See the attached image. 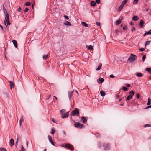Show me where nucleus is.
Masks as SVG:
<instances>
[{
    "instance_id": "nucleus-53",
    "label": "nucleus",
    "mask_w": 151,
    "mask_h": 151,
    "mask_svg": "<svg viewBox=\"0 0 151 151\" xmlns=\"http://www.w3.org/2000/svg\"><path fill=\"white\" fill-rule=\"evenodd\" d=\"M110 77L111 78H114L115 76L113 74H111L110 76Z\"/></svg>"
},
{
    "instance_id": "nucleus-47",
    "label": "nucleus",
    "mask_w": 151,
    "mask_h": 151,
    "mask_svg": "<svg viewBox=\"0 0 151 151\" xmlns=\"http://www.w3.org/2000/svg\"><path fill=\"white\" fill-rule=\"evenodd\" d=\"M136 97L137 99H139L140 97V94L139 93H137L136 95Z\"/></svg>"
},
{
    "instance_id": "nucleus-63",
    "label": "nucleus",
    "mask_w": 151,
    "mask_h": 151,
    "mask_svg": "<svg viewBox=\"0 0 151 151\" xmlns=\"http://www.w3.org/2000/svg\"><path fill=\"white\" fill-rule=\"evenodd\" d=\"M119 32V30L118 29H116L115 30V32L116 33H118Z\"/></svg>"
},
{
    "instance_id": "nucleus-41",
    "label": "nucleus",
    "mask_w": 151,
    "mask_h": 151,
    "mask_svg": "<svg viewBox=\"0 0 151 151\" xmlns=\"http://www.w3.org/2000/svg\"><path fill=\"white\" fill-rule=\"evenodd\" d=\"M122 89H123L124 91H127V90H128V88H127V87H122Z\"/></svg>"
},
{
    "instance_id": "nucleus-33",
    "label": "nucleus",
    "mask_w": 151,
    "mask_h": 151,
    "mask_svg": "<svg viewBox=\"0 0 151 151\" xmlns=\"http://www.w3.org/2000/svg\"><path fill=\"white\" fill-rule=\"evenodd\" d=\"M151 68H146L145 70L147 71H148L149 72V73L150 74V72L151 71Z\"/></svg>"
},
{
    "instance_id": "nucleus-19",
    "label": "nucleus",
    "mask_w": 151,
    "mask_h": 151,
    "mask_svg": "<svg viewBox=\"0 0 151 151\" xmlns=\"http://www.w3.org/2000/svg\"><path fill=\"white\" fill-rule=\"evenodd\" d=\"M121 22V21L120 19H119L118 20H117L115 24L116 25H118Z\"/></svg>"
},
{
    "instance_id": "nucleus-27",
    "label": "nucleus",
    "mask_w": 151,
    "mask_h": 151,
    "mask_svg": "<svg viewBox=\"0 0 151 151\" xmlns=\"http://www.w3.org/2000/svg\"><path fill=\"white\" fill-rule=\"evenodd\" d=\"M83 25V26L86 27H88V24L86 23L85 22H82L81 23Z\"/></svg>"
},
{
    "instance_id": "nucleus-61",
    "label": "nucleus",
    "mask_w": 151,
    "mask_h": 151,
    "mask_svg": "<svg viewBox=\"0 0 151 151\" xmlns=\"http://www.w3.org/2000/svg\"><path fill=\"white\" fill-rule=\"evenodd\" d=\"M124 103L120 104H119V105L120 106H124Z\"/></svg>"
},
{
    "instance_id": "nucleus-40",
    "label": "nucleus",
    "mask_w": 151,
    "mask_h": 151,
    "mask_svg": "<svg viewBox=\"0 0 151 151\" xmlns=\"http://www.w3.org/2000/svg\"><path fill=\"white\" fill-rule=\"evenodd\" d=\"M129 93L130 95L132 96V95H133L134 94V93L133 91H131L129 92Z\"/></svg>"
},
{
    "instance_id": "nucleus-17",
    "label": "nucleus",
    "mask_w": 151,
    "mask_h": 151,
    "mask_svg": "<svg viewBox=\"0 0 151 151\" xmlns=\"http://www.w3.org/2000/svg\"><path fill=\"white\" fill-rule=\"evenodd\" d=\"M147 35H151V30H150L148 32H146L144 34L143 36H146Z\"/></svg>"
},
{
    "instance_id": "nucleus-34",
    "label": "nucleus",
    "mask_w": 151,
    "mask_h": 151,
    "mask_svg": "<svg viewBox=\"0 0 151 151\" xmlns=\"http://www.w3.org/2000/svg\"><path fill=\"white\" fill-rule=\"evenodd\" d=\"M150 42H151V41H148L146 42L145 44V46H146L147 45H149L150 44Z\"/></svg>"
},
{
    "instance_id": "nucleus-25",
    "label": "nucleus",
    "mask_w": 151,
    "mask_h": 151,
    "mask_svg": "<svg viewBox=\"0 0 151 151\" xmlns=\"http://www.w3.org/2000/svg\"><path fill=\"white\" fill-rule=\"evenodd\" d=\"M136 76L138 77H141L143 76V74L141 73H136Z\"/></svg>"
},
{
    "instance_id": "nucleus-32",
    "label": "nucleus",
    "mask_w": 151,
    "mask_h": 151,
    "mask_svg": "<svg viewBox=\"0 0 151 151\" xmlns=\"http://www.w3.org/2000/svg\"><path fill=\"white\" fill-rule=\"evenodd\" d=\"M48 56V55H43V59L44 60H46Z\"/></svg>"
},
{
    "instance_id": "nucleus-5",
    "label": "nucleus",
    "mask_w": 151,
    "mask_h": 151,
    "mask_svg": "<svg viewBox=\"0 0 151 151\" xmlns=\"http://www.w3.org/2000/svg\"><path fill=\"white\" fill-rule=\"evenodd\" d=\"M103 147L104 150H109L110 149V145L109 143H104Z\"/></svg>"
},
{
    "instance_id": "nucleus-10",
    "label": "nucleus",
    "mask_w": 151,
    "mask_h": 151,
    "mask_svg": "<svg viewBox=\"0 0 151 151\" xmlns=\"http://www.w3.org/2000/svg\"><path fill=\"white\" fill-rule=\"evenodd\" d=\"M73 91H70L68 92V96L69 100H70L71 98L73 95Z\"/></svg>"
},
{
    "instance_id": "nucleus-35",
    "label": "nucleus",
    "mask_w": 151,
    "mask_h": 151,
    "mask_svg": "<svg viewBox=\"0 0 151 151\" xmlns=\"http://www.w3.org/2000/svg\"><path fill=\"white\" fill-rule=\"evenodd\" d=\"M0 151H7V150L5 148H0Z\"/></svg>"
},
{
    "instance_id": "nucleus-36",
    "label": "nucleus",
    "mask_w": 151,
    "mask_h": 151,
    "mask_svg": "<svg viewBox=\"0 0 151 151\" xmlns=\"http://www.w3.org/2000/svg\"><path fill=\"white\" fill-rule=\"evenodd\" d=\"M127 1L128 0H124V1H122V4L124 5V4H126L127 3Z\"/></svg>"
},
{
    "instance_id": "nucleus-28",
    "label": "nucleus",
    "mask_w": 151,
    "mask_h": 151,
    "mask_svg": "<svg viewBox=\"0 0 151 151\" xmlns=\"http://www.w3.org/2000/svg\"><path fill=\"white\" fill-rule=\"evenodd\" d=\"M151 99H150V98L148 99V102L147 104V105H150L151 104Z\"/></svg>"
},
{
    "instance_id": "nucleus-21",
    "label": "nucleus",
    "mask_w": 151,
    "mask_h": 151,
    "mask_svg": "<svg viewBox=\"0 0 151 151\" xmlns=\"http://www.w3.org/2000/svg\"><path fill=\"white\" fill-rule=\"evenodd\" d=\"M96 4V2L94 1H92L91 2V6H94Z\"/></svg>"
},
{
    "instance_id": "nucleus-49",
    "label": "nucleus",
    "mask_w": 151,
    "mask_h": 151,
    "mask_svg": "<svg viewBox=\"0 0 151 151\" xmlns=\"http://www.w3.org/2000/svg\"><path fill=\"white\" fill-rule=\"evenodd\" d=\"M64 17L65 18V19H69V17H68L66 16V15H64Z\"/></svg>"
},
{
    "instance_id": "nucleus-51",
    "label": "nucleus",
    "mask_w": 151,
    "mask_h": 151,
    "mask_svg": "<svg viewBox=\"0 0 151 151\" xmlns=\"http://www.w3.org/2000/svg\"><path fill=\"white\" fill-rule=\"evenodd\" d=\"M135 30V28L134 27H133L131 29V31L132 32L134 31Z\"/></svg>"
},
{
    "instance_id": "nucleus-43",
    "label": "nucleus",
    "mask_w": 151,
    "mask_h": 151,
    "mask_svg": "<svg viewBox=\"0 0 151 151\" xmlns=\"http://www.w3.org/2000/svg\"><path fill=\"white\" fill-rule=\"evenodd\" d=\"M60 112L61 113L63 114V113L65 112V111L64 109H62L60 111Z\"/></svg>"
},
{
    "instance_id": "nucleus-64",
    "label": "nucleus",
    "mask_w": 151,
    "mask_h": 151,
    "mask_svg": "<svg viewBox=\"0 0 151 151\" xmlns=\"http://www.w3.org/2000/svg\"><path fill=\"white\" fill-rule=\"evenodd\" d=\"M119 97V95H116V98H118Z\"/></svg>"
},
{
    "instance_id": "nucleus-59",
    "label": "nucleus",
    "mask_w": 151,
    "mask_h": 151,
    "mask_svg": "<svg viewBox=\"0 0 151 151\" xmlns=\"http://www.w3.org/2000/svg\"><path fill=\"white\" fill-rule=\"evenodd\" d=\"M96 134H97V135H98V136H98V137H99V138H100V137H100V134H99V133H96Z\"/></svg>"
},
{
    "instance_id": "nucleus-14",
    "label": "nucleus",
    "mask_w": 151,
    "mask_h": 151,
    "mask_svg": "<svg viewBox=\"0 0 151 151\" xmlns=\"http://www.w3.org/2000/svg\"><path fill=\"white\" fill-rule=\"evenodd\" d=\"M86 47L88 50H92L93 49V47L92 45H86Z\"/></svg>"
},
{
    "instance_id": "nucleus-58",
    "label": "nucleus",
    "mask_w": 151,
    "mask_h": 151,
    "mask_svg": "<svg viewBox=\"0 0 151 151\" xmlns=\"http://www.w3.org/2000/svg\"><path fill=\"white\" fill-rule=\"evenodd\" d=\"M126 86L127 87H129L130 86V85L129 84H127Z\"/></svg>"
},
{
    "instance_id": "nucleus-23",
    "label": "nucleus",
    "mask_w": 151,
    "mask_h": 151,
    "mask_svg": "<svg viewBox=\"0 0 151 151\" xmlns=\"http://www.w3.org/2000/svg\"><path fill=\"white\" fill-rule=\"evenodd\" d=\"M24 119L22 117H21L20 119L19 123L20 126H21L22 122L23 121Z\"/></svg>"
},
{
    "instance_id": "nucleus-52",
    "label": "nucleus",
    "mask_w": 151,
    "mask_h": 151,
    "mask_svg": "<svg viewBox=\"0 0 151 151\" xmlns=\"http://www.w3.org/2000/svg\"><path fill=\"white\" fill-rule=\"evenodd\" d=\"M145 50V48H141L139 49V50L141 51H143Z\"/></svg>"
},
{
    "instance_id": "nucleus-15",
    "label": "nucleus",
    "mask_w": 151,
    "mask_h": 151,
    "mask_svg": "<svg viewBox=\"0 0 151 151\" xmlns=\"http://www.w3.org/2000/svg\"><path fill=\"white\" fill-rule=\"evenodd\" d=\"M10 143L11 147L14 144V141L13 139H11L10 141Z\"/></svg>"
},
{
    "instance_id": "nucleus-16",
    "label": "nucleus",
    "mask_w": 151,
    "mask_h": 151,
    "mask_svg": "<svg viewBox=\"0 0 151 151\" xmlns=\"http://www.w3.org/2000/svg\"><path fill=\"white\" fill-rule=\"evenodd\" d=\"M138 17L137 16H134L132 18V19L133 21H137L139 19Z\"/></svg>"
},
{
    "instance_id": "nucleus-39",
    "label": "nucleus",
    "mask_w": 151,
    "mask_h": 151,
    "mask_svg": "<svg viewBox=\"0 0 151 151\" xmlns=\"http://www.w3.org/2000/svg\"><path fill=\"white\" fill-rule=\"evenodd\" d=\"M19 151H26L25 149L24 148L23 145H22L21 150Z\"/></svg>"
},
{
    "instance_id": "nucleus-37",
    "label": "nucleus",
    "mask_w": 151,
    "mask_h": 151,
    "mask_svg": "<svg viewBox=\"0 0 151 151\" xmlns=\"http://www.w3.org/2000/svg\"><path fill=\"white\" fill-rule=\"evenodd\" d=\"M6 6V3H5L4 4H3V11L5 10H6V9L5 8V6Z\"/></svg>"
},
{
    "instance_id": "nucleus-6",
    "label": "nucleus",
    "mask_w": 151,
    "mask_h": 151,
    "mask_svg": "<svg viewBox=\"0 0 151 151\" xmlns=\"http://www.w3.org/2000/svg\"><path fill=\"white\" fill-rule=\"evenodd\" d=\"M63 147H65L66 148L70 149L71 150H73L74 149V148L73 145L70 144H65V145H64Z\"/></svg>"
},
{
    "instance_id": "nucleus-31",
    "label": "nucleus",
    "mask_w": 151,
    "mask_h": 151,
    "mask_svg": "<svg viewBox=\"0 0 151 151\" xmlns=\"http://www.w3.org/2000/svg\"><path fill=\"white\" fill-rule=\"evenodd\" d=\"M25 5L26 6H29L31 5V3L29 2H27L25 3Z\"/></svg>"
},
{
    "instance_id": "nucleus-57",
    "label": "nucleus",
    "mask_w": 151,
    "mask_h": 151,
    "mask_svg": "<svg viewBox=\"0 0 151 151\" xmlns=\"http://www.w3.org/2000/svg\"><path fill=\"white\" fill-rule=\"evenodd\" d=\"M51 96V95H49V96L46 98V99H49Z\"/></svg>"
},
{
    "instance_id": "nucleus-55",
    "label": "nucleus",
    "mask_w": 151,
    "mask_h": 151,
    "mask_svg": "<svg viewBox=\"0 0 151 151\" xmlns=\"http://www.w3.org/2000/svg\"><path fill=\"white\" fill-rule=\"evenodd\" d=\"M22 10V9L20 7H19L18 9V11L19 12H20Z\"/></svg>"
},
{
    "instance_id": "nucleus-8",
    "label": "nucleus",
    "mask_w": 151,
    "mask_h": 151,
    "mask_svg": "<svg viewBox=\"0 0 151 151\" xmlns=\"http://www.w3.org/2000/svg\"><path fill=\"white\" fill-rule=\"evenodd\" d=\"M104 79L102 78H100L97 80V81L99 83H101L104 81Z\"/></svg>"
},
{
    "instance_id": "nucleus-60",
    "label": "nucleus",
    "mask_w": 151,
    "mask_h": 151,
    "mask_svg": "<svg viewBox=\"0 0 151 151\" xmlns=\"http://www.w3.org/2000/svg\"><path fill=\"white\" fill-rule=\"evenodd\" d=\"M130 24L131 25H134V24L132 22L130 23Z\"/></svg>"
},
{
    "instance_id": "nucleus-9",
    "label": "nucleus",
    "mask_w": 151,
    "mask_h": 151,
    "mask_svg": "<svg viewBox=\"0 0 151 151\" xmlns=\"http://www.w3.org/2000/svg\"><path fill=\"white\" fill-rule=\"evenodd\" d=\"M82 122L84 123L87 121V118L86 117L82 116L81 117Z\"/></svg>"
},
{
    "instance_id": "nucleus-38",
    "label": "nucleus",
    "mask_w": 151,
    "mask_h": 151,
    "mask_svg": "<svg viewBox=\"0 0 151 151\" xmlns=\"http://www.w3.org/2000/svg\"><path fill=\"white\" fill-rule=\"evenodd\" d=\"M151 127V124H145L144 126V127Z\"/></svg>"
},
{
    "instance_id": "nucleus-29",
    "label": "nucleus",
    "mask_w": 151,
    "mask_h": 151,
    "mask_svg": "<svg viewBox=\"0 0 151 151\" xmlns=\"http://www.w3.org/2000/svg\"><path fill=\"white\" fill-rule=\"evenodd\" d=\"M55 132V130L54 128H52L51 129V134H54V133Z\"/></svg>"
},
{
    "instance_id": "nucleus-50",
    "label": "nucleus",
    "mask_w": 151,
    "mask_h": 151,
    "mask_svg": "<svg viewBox=\"0 0 151 151\" xmlns=\"http://www.w3.org/2000/svg\"><path fill=\"white\" fill-rule=\"evenodd\" d=\"M29 10V9L28 8H26L24 10V12H27Z\"/></svg>"
},
{
    "instance_id": "nucleus-48",
    "label": "nucleus",
    "mask_w": 151,
    "mask_h": 151,
    "mask_svg": "<svg viewBox=\"0 0 151 151\" xmlns=\"http://www.w3.org/2000/svg\"><path fill=\"white\" fill-rule=\"evenodd\" d=\"M96 1L97 4H99L100 3V0H96Z\"/></svg>"
},
{
    "instance_id": "nucleus-1",
    "label": "nucleus",
    "mask_w": 151,
    "mask_h": 151,
    "mask_svg": "<svg viewBox=\"0 0 151 151\" xmlns=\"http://www.w3.org/2000/svg\"><path fill=\"white\" fill-rule=\"evenodd\" d=\"M137 57L135 55L131 54L130 57L128 59V61L129 62L132 63L137 59Z\"/></svg>"
},
{
    "instance_id": "nucleus-3",
    "label": "nucleus",
    "mask_w": 151,
    "mask_h": 151,
    "mask_svg": "<svg viewBox=\"0 0 151 151\" xmlns=\"http://www.w3.org/2000/svg\"><path fill=\"white\" fill-rule=\"evenodd\" d=\"M79 115V111L78 109L75 108V109L72 111L70 114L71 116H78Z\"/></svg>"
},
{
    "instance_id": "nucleus-20",
    "label": "nucleus",
    "mask_w": 151,
    "mask_h": 151,
    "mask_svg": "<svg viewBox=\"0 0 151 151\" xmlns=\"http://www.w3.org/2000/svg\"><path fill=\"white\" fill-rule=\"evenodd\" d=\"M143 24H144L143 21L142 20H141L140 21L139 24V26L140 27H142L143 25Z\"/></svg>"
},
{
    "instance_id": "nucleus-30",
    "label": "nucleus",
    "mask_w": 151,
    "mask_h": 151,
    "mask_svg": "<svg viewBox=\"0 0 151 151\" xmlns=\"http://www.w3.org/2000/svg\"><path fill=\"white\" fill-rule=\"evenodd\" d=\"M132 96L131 95H129L127 98V100H129L132 98Z\"/></svg>"
},
{
    "instance_id": "nucleus-62",
    "label": "nucleus",
    "mask_w": 151,
    "mask_h": 151,
    "mask_svg": "<svg viewBox=\"0 0 151 151\" xmlns=\"http://www.w3.org/2000/svg\"><path fill=\"white\" fill-rule=\"evenodd\" d=\"M63 132L65 135H66V132L65 131H63Z\"/></svg>"
},
{
    "instance_id": "nucleus-2",
    "label": "nucleus",
    "mask_w": 151,
    "mask_h": 151,
    "mask_svg": "<svg viewBox=\"0 0 151 151\" xmlns=\"http://www.w3.org/2000/svg\"><path fill=\"white\" fill-rule=\"evenodd\" d=\"M4 23L6 26L10 25V23L9 22V13H7L6 15L4 20Z\"/></svg>"
},
{
    "instance_id": "nucleus-22",
    "label": "nucleus",
    "mask_w": 151,
    "mask_h": 151,
    "mask_svg": "<svg viewBox=\"0 0 151 151\" xmlns=\"http://www.w3.org/2000/svg\"><path fill=\"white\" fill-rule=\"evenodd\" d=\"M101 66H102V64H101V63H100L99 65V66H98V68L96 69V70L97 71H98V70H99L101 69Z\"/></svg>"
},
{
    "instance_id": "nucleus-46",
    "label": "nucleus",
    "mask_w": 151,
    "mask_h": 151,
    "mask_svg": "<svg viewBox=\"0 0 151 151\" xmlns=\"http://www.w3.org/2000/svg\"><path fill=\"white\" fill-rule=\"evenodd\" d=\"M4 11V14H6H6H7V13H9L7 12V10H6H6H4V11Z\"/></svg>"
},
{
    "instance_id": "nucleus-24",
    "label": "nucleus",
    "mask_w": 151,
    "mask_h": 151,
    "mask_svg": "<svg viewBox=\"0 0 151 151\" xmlns=\"http://www.w3.org/2000/svg\"><path fill=\"white\" fill-rule=\"evenodd\" d=\"M124 6V5H123V4H121V5L119 8V11H120L122 9Z\"/></svg>"
},
{
    "instance_id": "nucleus-13",
    "label": "nucleus",
    "mask_w": 151,
    "mask_h": 151,
    "mask_svg": "<svg viewBox=\"0 0 151 151\" xmlns=\"http://www.w3.org/2000/svg\"><path fill=\"white\" fill-rule=\"evenodd\" d=\"M15 47L17 48V41L15 40H13L12 41Z\"/></svg>"
},
{
    "instance_id": "nucleus-54",
    "label": "nucleus",
    "mask_w": 151,
    "mask_h": 151,
    "mask_svg": "<svg viewBox=\"0 0 151 151\" xmlns=\"http://www.w3.org/2000/svg\"><path fill=\"white\" fill-rule=\"evenodd\" d=\"M150 108H151V105H150V106H147L146 108H145V109H147Z\"/></svg>"
},
{
    "instance_id": "nucleus-42",
    "label": "nucleus",
    "mask_w": 151,
    "mask_h": 151,
    "mask_svg": "<svg viewBox=\"0 0 151 151\" xmlns=\"http://www.w3.org/2000/svg\"><path fill=\"white\" fill-rule=\"evenodd\" d=\"M127 29V27L126 25H124L123 27V29L124 30H126Z\"/></svg>"
},
{
    "instance_id": "nucleus-11",
    "label": "nucleus",
    "mask_w": 151,
    "mask_h": 151,
    "mask_svg": "<svg viewBox=\"0 0 151 151\" xmlns=\"http://www.w3.org/2000/svg\"><path fill=\"white\" fill-rule=\"evenodd\" d=\"M9 83L10 84V88L12 89V88H13L14 87V85L13 82L10 81H9Z\"/></svg>"
},
{
    "instance_id": "nucleus-12",
    "label": "nucleus",
    "mask_w": 151,
    "mask_h": 151,
    "mask_svg": "<svg viewBox=\"0 0 151 151\" xmlns=\"http://www.w3.org/2000/svg\"><path fill=\"white\" fill-rule=\"evenodd\" d=\"M69 112H68L65 113L64 115L62 116H61V118H66L69 116Z\"/></svg>"
},
{
    "instance_id": "nucleus-18",
    "label": "nucleus",
    "mask_w": 151,
    "mask_h": 151,
    "mask_svg": "<svg viewBox=\"0 0 151 151\" xmlns=\"http://www.w3.org/2000/svg\"><path fill=\"white\" fill-rule=\"evenodd\" d=\"M64 24L67 26H70L71 25V24L70 22L67 21H66L64 23Z\"/></svg>"
},
{
    "instance_id": "nucleus-7",
    "label": "nucleus",
    "mask_w": 151,
    "mask_h": 151,
    "mask_svg": "<svg viewBox=\"0 0 151 151\" xmlns=\"http://www.w3.org/2000/svg\"><path fill=\"white\" fill-rule=\"evenodd\" d=\"M48 137L49 138V140L50 142L51 143V144L53 145V146H55V145L54 144V142L52 137H51L49 135L48 136Z\"/></svg>"
},
{
    "instance_id": "nucleus-56",
    "label": "nucleus",
    "mask_w": 151,
    "mask_h": 151,
    "mask_svg": "<svg viewBox=\"0 0 151 151\" xmlns=\"http://www.w3.org/2000/svg\"><path fill=\"white\" fill-rule=\"evenodd\" d=\"M96 24L98 25V26H100V22H96Z\"/></svg>"
},
{
    "instance_id": "nucleus-4",
    "label": "nucleus",
    "mask_w": 151,
    "mask_h": 151,
    "mask_svg": "<svg viewBox=\"0 0 151 151\" xmlns=\"http://www.w3.org/2000/svg\"><path fill=\"white\" fill-rule=\"evenodd\" d=\"M74 126L76 128H78L80 129L83 128L84 127V125L83 124L78 122L74 124Z\"/></svg>"
},
{
    "instance_id": "nucleus-26",
    "label": "nucleus",
    "mask_w": 151,
    "mask_h": 151,
    "mask_svg": "<svg viewBox=\"0 0 151 151\" xmlns=\"http://www.w3.org/2000/svg\"><path fill=\"white\" fill-rule=\"evenodd\" d=\"M100 93L101 96H104L105 95V92L103 91H100Z\"/></svg>"
},
{
    "instance_id": "nucleus-44",
    "label": "nucleus",
    "mask_w": 151,
    "mask_h": 151,
    "mask_svg": "<svg viewBox=\"0 0 151 151\" xmlns=\"http://www.w3.org/2000/svg\"><path fill=\"white\" fill-rule=\"evenodd\" d=\"M138 0H134L133 1L134 4H137L138 3Z\"/></svg>"
},
{
    "instance_id": "nucleus-45",
    "label": "nucleus",
    "mask_w": 151,
    "mask_h": 151,
    "mask_svg": "<svg viewBox=\"0 0 151 151\" xmlns=\"http://www.w3.org/2000/svg\"><path fill=\"white\" fill-rule=\"evenodd\" d=\"M145 58H146V55H143L142 58V60L143 62L145 61Z\"/></svg>"
}]
</instances>
